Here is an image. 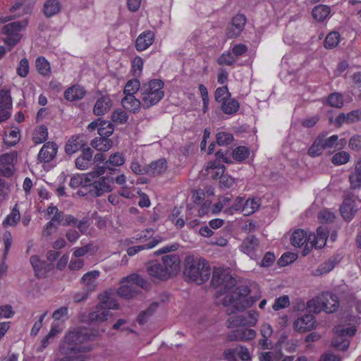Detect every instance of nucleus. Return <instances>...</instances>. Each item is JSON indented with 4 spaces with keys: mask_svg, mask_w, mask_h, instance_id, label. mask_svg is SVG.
<instances>
[{
    "mask_svg": "<svg viewBox=\"0 0 361 361\" xmlns=\"http://www.w3.org/2000/svg\"><path fill=\"white\" fill-rule=\"evenodd\" d=\"M181 213V207H174L171 214L169 216V220L173 222L178 228H183L185 225V221L182 218H178Z\"/></svg>",
    "mask_w": 361,
    "mask_h": 361,
    "instance_id": "61",
    "label": "nucleus"
},
{
    "mask_svg": "<svg viewBox=\"0 0 361 361\" xmlns=\"http://www.w3.org/2000/svg\"><path fill=\"white\" fill-rule=\"evenodd\" d=\"M111 118V121L116 124H123L127 122L128 116L125 111L118 109L113 111Z\"/></svg>",
    "mask_w": 361,
    "mask_h": 361,
    "instance_id": "59",
    "label": "nucleus"
},
{
    "mask_svg": "<svg viewBox=\"0 0 361 361\" xmlns=\"http://www.w3.org/2000/svg\"><path fill=\"white\" fill-rule=\"evenodd\" d=\"M231 97L227 86L218 87L214 92L215 100L219 103H222Z\"/></svg>",
    "mask_w": 361,
    "mask_h": 361,
    "instance_id": "62",
    "label": "nucleus"
},
{
    "mask_svg": "<svg viewBox=\"0 0 361 361\" xmlns=\"http://www.w3.org/2000/svg\"><path fill=\"white\" fill-rule=\"evenodd\" d=\"M328 104L336 108H341L343 105V96L340 93L334 92L328 97Z\"/></svg>",
    "mask_w": 361,
    "mask_h": 361,
    "instance_id": "64",
    "label": "nucleus"
},
{
    "mask_svg": "<svg viewBox=\"0 0 361 361\" xmlns=\"http://www.w3.org/2000/svg\"><path fill=\"white\" fill-rule=\"evenodd\" d=\"M109 316V311L106 310L103 305L99 304L94 311L89 314V319L92 322H104Z\"/></svg>",
    "mask_w": 361,
    "mask_h": 361,
    "instance_id": "34",
    "label": "nucleus"
},
{
    "mask_svg": "<svg viewBox=\"0 0 361 361\" xmlns=\"http://www.w3.org/2000/svg\"><path fill=\"white\" fill-rule=\"evenodd\" d=\"M117 292L118 295L125 299L132 298L137 293L135 287L133 286L131 283H121V286L119 287Z\"/></svg>",
    "mask_w": 361,
    "mask_h": 361,
    "instance_id": "45",
    "label": "nucleus"
},
{
    "mask_svg": "<svg viewBox=\"0 0 361 361\" xmlns=\"http://www.w3.org/2000/svg\"><path fill=\"white\" fill-rule=\"evenodd\" d=\"M161 263L169 275L176 274L180 268V258L177 254L167 255L162 257Z\"/></svg>",
    "mask_w": 361,
    "mask_h": 361,
    "instance_id": "17",
    "label": "nucleus"
},
{
    "mask_svg": "<svg viewBox=\"0 0 361 361\" xmlns=\"http://www.w3.org/2000/svg\"><path fill=\"white\" fill-rule=\"evenodd\" d=\"M92 161V150L90 147L84 148L82 154L75 159V166L79 170H86Z\"/></svg>",
    "mask_w": 361,
    "mask_h": 361,
    "instance_id": "24",
    "label": "nucleus"
},
{
    "mask_svg": "<svg viewBox=\"0 0 361 361\" xmlns=\"http://www.w3.org/2000/svg\"><path fill=\"white\" fill-rule=\"evenodd\" d=\"M324 149L325 148L323 146L322 140L318 135V137L316 138V140H314L313 144L309 148L308 154L310 157L319 156L322 153V152Z\"/></svg>",
    "mask_w": 361,
    "mask_h": 361,
    "instance_id": "54",
    "label": "nucleus"
},
{
    "mask_svg": "<svg viewBox=\"0 0 361 361\" xmlns=\"http://www.w3.org/2000/svg\"><path fill=\"white\" fill-rule=\"evenodd\" d=\"M164 82L154 79L149 82L143 83L140 89V98L144 109L150 108L156 105L164 97Z\"/></svg>",
    "mask_w": 361,
    "mask_h": 361,
    "instance_id": "4",
    "label": "nucleus"
},
{
    "mask_svg": "<svg viewBox=\"0 0 361 361\" xmlns=\"http://www.w3.org/2000/svg\"><path fill=\"white\" fill-rule=\"evenodd\" d=\"M85 94L83 87L79 85H73L67 89L64 92V97L69 101H75L82 99Z\"/></svg>",
    "mask_w": 361,
    "mask_h": 361,
    "instance_id": "32",
    "label": "nucleus"
},
{
    "mask_svg": "<svg viewBox=\"0 0 361 361\" xmlns=\"http://www.w3.org/2000/svg\"><path fill=\"white\" fill-rule=\"evenodd\" d=\"M112 141L106 137H95L91 142L92 147L100 152H106L112 147Z\"/></svg>",
    "mask_w": 361,
    "mask_h": 361,
    "instance_id": "40",
    "label": "nucleus"
},
{
    "mask_svg": "<svg viewBox=\"0 0 361 361\" xmlns=\"http://www.w3.org/2000/svg\"><path fill=\"white\" fill-rule=\"evenodd\" d=\"M183 274L188 281L201 284L209 279L211 268L204 258L189 255L185 259Z\"/></svg>",
    "mask_w": 361,
    "mask_h": 361,
    "instance_id": "2",
    "label": "nucleus"
},
{
    "mask_svg": "<svg viewBox=\"0 0 361 361\" xmlns=\"http://www.w3.org/2000/svg\"><path fill=\"white\" fill-rule=\"evenodd\" d=\"M245 200L243 197H238L235 199L234 204L228 208L224 209V213L228 215H233L237 212H241L243 213Z\"/></svg>",
    "mask_w": 361,
    "mask_h": 361,
    "instance_id": "55",
    "label": "nucleus"
},
{
    "mask_svg": "<svg viewBox=\"0 0 361 361\" xmlns=\"http://www.w3.org/2000/svg\"><path fill=\"white\" fill-rule=\"evenodd\" d=\"M259 199H247L245 201L243 214L245 216H249L253 214L259 209Z\"/></svg>",
    "mask_w": 361,
    "mask_h": 361,
    "instance_id": "50",
    "label": "nucleus"
},
{
    "mask_svg": "<svg viewBox=\"0 0 361 361\" xmlns=\"http://www.w3.org/2000/svg\"><path fill=\"white\" fill-rule=\"evenodd\" d=\"M155 35L151 30H146L139 35L135 41V48L137 51L146 50L154 42Z\"/></svg>",
    "mask_w": 361,
    "mask_h": 361,
    "instance_id": "19",
    "label": "nucleus"
},
{
    "mask_svg": "<svg viewBox=\"0 0 361 361\" xmlns=\"http://www.w3.org/2000/svg\"><path fill=\"white\" fill-rule=\"evenodd\" d=\"M35 66L37 72L43 76H49L51 74L49 62L44 56H39L35 61Z\"/></svg>",
    "mask_w": 361,
    "mask_h": 361,
    "instance_id": "42",
    "label": "nucleus"
},
{
    "mask_svg": "<svg viewBox=\"0 0 361 361\" xmlns=\"http://www.w3.org/2000/svg\"><path fill=\"white\" fill-rule=\"evenodd\" d=\"M131 283L133 286H134V285H137L142 288H147L149 286L148 282L141 276L137 274H133L130 276L123 278L121 280V283Z\"/></svg>",
    "mask_w": 361,
    "mask_h": 361,
    "instance_id": "39",
    "label": "nucleus"
},
{
    "mask_svg": "<svg viewBox=\"0 0 361 361\" xmlns=\"http://www.w3.org/2000/svg\"><path fill=\"white\" fill-rule=\"evenodd\" d=\"M99 276L100 271L98 270L88 271L82 276L80 279V283L87 292H92L95 290L97 287V279Z\"/></svg>",
    "mask_w": 361,
    "mask_h": 361,
    "instance_id": "18",
    "label": "nucleus"
},
{
    "mask_svg": "<svg viewBox=\"0 0 361 361\" xmlns=\"http://www.w3.org/2000/svg\"><path fill=\"white\" fill-rule=\"evenodd\" d=\"M83 145L79 136H73L66 143L65 151L68 154H73L78 151Z\"/></svg>",
    "mask_w": 361,
    "mask_h": 361,
    "instance_id": "44",
    "label": "nucleus"
},
{
    "mask_svg": "<svg viewBox=\"0 0 361 361\" xmlns=\"http://www.w3.org/2000/svg\"><path fill=\"white\" fill-rule=\"evenodd\" d=\"M28 24V20L24 19L21 21H16L5 25L1 33L4 35L2 41L5 45L8 46V49H13L16 47L22 38L21 31L25 29Z\"/></svg>",
    "mask_w": 361,
    "mask_h": 361,
    "instance_id": "6",
    "label": "nucleus"
},
{
    "mask_svg": "<svg viewBox=\"0 0 361 361\" xmlns=\"http://www.w3.org/2000/svg\"><path fill=\"white\" fill-rule=\"evenodd\" d=\"M258 319V312L252 310L245 314L231 317L228 320L229 322L228 326H255Z\"/></svg>",
    "mask_w": 361,
    "mask_h": 361,
    "instance_id": "12",
    "label": "nucleus"
},
{
    "mask_svg": "<svg viewBox=\"0 0 361 361\" xmlns=\"http://www.w3.org/2000/svg\"><path fill=\"white\" fill-rule=\"evenodd\" d=\"M124 95V97L121 99L123 107L133 114L137 113L140 107L142 106V99H136L134 95Z\"/></svg>",
    "mask_w": 361,
    "mask_h": 361,
    "instance_id": "25",
    "label": "nucleus"
},
{
    "mask_svg": "<svg viewBox=\"0 0 361 361\" xmlns=\"http://www.w3.org/2000/svg\"><path fill=\"white\" fill-rule=\"evenodd\" d=\"M290 303L289 297L288 295H282L275 300L272 308L275 311H279L288 307Z\"/></svg>",
    "mask_w": 361,
    "mask_h": 361,
    "instance_id": "63",
    "label": "nucleus"
},
{
    "mask_svg": "<svg viewBox=\"0 0 361 361\" xmlns=\"http://www.w3.org/2000/svg\"><path fill=\"white\" fill-rule=\"evenodd\" d=\"M159 243V240H155V239H152L149 243H146L145 245H135V246L130 247L127 250V253L130 256H133V255H135V254H137V252H139L140 251H141L142 250L153 248Z\"/></svg>",
    "mask_w": 361,
    "mask_h": 361,
    "instance_id": "51",
    "label": "nucleus"
},
{
    "mask_svg": "<svg viewBox=\"0 0 361 361\" xmlns=\"http://www.w3.org/2000/svg\"><path fill=\"white\" fill-rule=\"evenodd\" d=\"M17 154L15 152L7 153L0 156V164L4 166H7V174L8 176L11 173V167L13 166L16 161Z\"/></svg>",
    "mask_w": 361,
    "mask_h": 361,
    "instance_id": "49",
    "label": "nucleus"
},
{
    "mask_svg": "<svg viewBox=\"0 0 361 361\" xmlns=\"http://www.w3.org/2000/svg\"><path fill=\"white\" fill-rule=\"evenodd\" d=\"M30 264L35 271V275L37 277H43L45 275L46 263L42 261L37 255H32L30 259Z\"/></svg>",
    "mask_w": 361,
    "mask_h": 361,
    "instance_id": "38",
    "label": "nucleus"
},
{
    "mask_svg": "<svg viewBox=\"0 0 361 361\" xmlns=\"http://www.w3.org/2000/svg\"><path fill=\"white\" fill-rule=\"evenodd\" d=\"M105 167H99L92 172H97L94 176L93 180L89 181L87 192L81 190L78 192L80 195H85L88 193L90 196L97 197L102 196L104 193L109 192L113 190L114 179L109 176H102L105 173Z\"/></svg>",
    "mask_w": 361,
    "mask_h": 361,
    "instance_id": "3",
    "label": "nucleus"
},
{
    "mask_svg": "<svg viewBox=\"0 0 361 361\" xmlns=\"http://www.w3.org/2000/svg\"><path fill=\"white\" fill-rule=\"evenodd\" d=\"M58 146L54 142H46L38 154V159L41 162L48 163L52 161L56 155Z\"/></svg>",
    "mask_w": 361,
    "mask_h": 361,
    "instance_id": "16",
    "label": "nucleus"
},
{
    "mask_svg": "<svg viewBox=\"0 0 361 361\" xmlns=\"http://www.w3.org/2000/svg\"><path fill=\"white\" fill-rule=\"evenodd\" d=\"M338 261L334 257L329 258L327 261L322 263L315 270L313 271L314 276H321L330 272L337 264Z\"/></svg>",
    "mask_w": 361,
    "mask_h": 361,
    "instance_id": "36",
    "label": "nucleus"
},
{
    "mask_svg": "<svg viewBox=\"0 0 361 361\" xmlns=\"http://www.w3.org/2000/svg\"><path fill=\"white\" fill-rule=\"evenodd\" d=\"M317 326V321L312 314H305L298 317L293 323L294 329L299 332H306L314 329Z\"/></svg>",
    "mask_w": 361,
    "mask_h": 361,
    "instance_id": "15",
    "label": "nucleus"
},
{
    "mask_svg": "<svg viewBox=\"0 0 361 361\" xmlns=\"http://www.w3.org/2000/svg\"><path fill=\"white\" fill-rule=\"evenodd\" d=\"M61 4L58 0H47L44 4V13L47 17H51L60 11Z\"/></svg>",
    "mask_w": 361,
    "mask_h": 361,
    "instance_id": "43",
    "label": "nucleus"
},
{
    "mask_svg": "<svg viewBox=\"0 0 361 361\" xmlns=\"http://www.w3.org/2000/svg\"><path fill=\"white\" fill-rule=\"evenodd\" d=\"M349 182L351 189L361 188V158L355 163L354 169L349 175Z\"/></svg>",
    "mask_w": 361,
    "mask_h": 361,
    "instance_id": "29",
    "label": "nucleus"
},
{
    "mask_svg": "<svg viewBox=\"0 0 361 361\" xmlns=\"http://www.w3.org/2000/svg\"><path fill=\"white\" fill-rule=\"evenodd\" d=\"M211 283L213 286L219 288L216 296H224L221 301L224 306H232L237 310H243L256 300L249 297L250 290L247 286L235 287V280L223 269H214Z\"/></svg>",
    "mask_w": 361,
    "mask_h": 361,
    "instance_id": "1",
    "label": "nucleus"
},
{
    "mask_svg": "<svg viewBox=\"0 0 361 361\" xmlns=\"http://www.w3.org/2000/svg\"><path fill=\"white\" fill-rule=\"evenodd\" d=\"M247 19L243 14H237L231 20V22L226 29V35L228 38L238 37L243 32Z\"/></svg>",
    "mask_w": 361,
    "mask_h": 361,
    "instance_id": "14",
    "label": "nucleus"
},
{
    "mask_svg": "<svg viewBox=\"0 0 361 361\" xmlns=\"http://www.w3.org/2000/svg\"><path fill=\"white\" fill-rule=\"evenodd\" d=\"M20 219V214L18 205L16 204L12 211L8 214L6 219L3 221L2 225L4 227L15 226Z\"/></svg>",
    "mask_w": 361,
    "mask_h": 361,
    "instance_id": "37",
    "label": "nucleus"
},
{
    "mask_svg": "<svg viewBox=\"0 0 361 361\" xmlns=\"http://www.w3.org/2000/svg\"><path fill=\"white\" fill-rule=\"evenodd\" d=\"M340 41V34L334 31L327 35L324 40V47L326 49H332L336 47Z\"/></svg>",
    "mask_w": 361,
    "mask_h": 361,
    "instance_id": "56",
    "label": "nucleus"
},
{
    "mask_svg": "<svg viewBox=\"0 0 361 361\" xmlns=\"http://www.w3.org/2000/svg\"><path fill=\"white\" fill-rule=\"evenodd\" d=\"M238 328L229 332L227 339L229 341H248L253 340L257 335L254 329L246 326H237Z\"/></svg>",
    "mask_w": 361,
    "mask_h": 361,
    "instance_id": "13",
    "label": "nucleus"
},
{
    "mask_svg": "<svg viewBox=\"0 0 361 361\" xmlns=\"http://www.w3.org/2000/svg\"><path fill=\"white\" fill-rule=\"evenodd\" d=\"M250 155V151L247 147L239 146L235 148L232 152L233 158L238 161H242L247 159Z\"/></svg>",
    "mask_w": 361,
    "mask_h": 361,
    "instance_id": "57",
    "label": "nucleus"
},
{
    "mask_svg": "<svg viewBox=\"0 0 361 361\" xmlns=\"http://www.w3.org/2000/svg\"><path fill=\"white\" fill-rule=\"evenodd\" d=\"M322 140L323 146L325 149L335 148L341 149L346 145L347 141L345 139L338 140L337 135H333L329 137H325L323 135H319Z\"/></svg>",
    "mask_w": 361,
    "mask_h": 361,
    "instance_id": "30",
    "label": "nucleus"
},
{
    "mask_svg": "<svg viewBox=\"0 0 361 361\" xmlns=\"http://www.w3.org/2000/svg\"><path fill=\"white\" fill-rule=\"evenodd\" d=\"M240 108L239 102L235 99H227L221 103V110L226 114L233 115Z\"/></svg>",
    "mask_w": 361,
    "mask_h": 361,
    "instance_id": "41",
    "label": "nucleus"
},
{
    "mask_svg": "<svg viewBox=\"0 0 361 361\" xmlns=\"http://www.w3.org/2000/svg\"><path fill=\"white\" fill-rule=\"evenodd\" d=\"M329 235V231L326 226H319L317 229V233L309 235L308 242L303 249L302 254L307 256L312 248L320 249L326 245Z\"/></svg>",
    "mask_w": 361,
    "mask_h": 361,
    "instance_id": "10",
    "label": "nucleus"
},
{
    "mask_svg": "<svg viewBox=\"0 0 361 361\" xmlns=\"http://www.w3.org/2000/svg\"><path fill=\"white\" fill-rule=\"evenodd\" d=\"M100 305H103L106 310H116L118 308V303L112 297L111 294L106 292L100 297Z\"/></svg>",
    "mask_w": 361,
    "mask_h": 361,
    "instance_id": "46",
    "label": "nucleus"
},
{
    "mask_svg": "<svg viewBox=\"0 0 361 361\" xmlns=\"http://www.w3.org/2000/svg\"><path fill=\"white\" fill-rule=\"evenodd\" d=\"M309 235L302 229L295 230L290 238L291 244L294 247H301L303 245H307L308 242Z\"/></svg>",
    "mask_w": 361,
    "mask_h": 361,
    "instance_id": "33",
    "label": "nucleus"
},
{
    "mask_svg": "<svg viewBox=\"0 0 361 361\" xmlns=\"http://www.w3.org/2000/svg\"><path fill=\"white\" fill-rule=\"evenodd\" d=\"M167 168L165 159H159L147 166V174L157 176L164 173Z\"/></svg>",
    "mask_w": 361,
    "mask_h": 361,
    "instance_id": "35",
    "label": "nucleus"
},
{
    "mask_svg": "<svg viewBox=\"0 0 361 361\" xmlns=\"http://www.w3.org/2000/svg\"><path fill=\"white\" fill-rule=\"evenodd\" d=\"M112 106V100L109 96L99 97L93 108V112L97 116H102L106 114Z\"/></svg>",
    "mask_w": 361,
    "mask_h": 361,
    "instance_id": "27",
    "label": "nucleus"
},
{
    "mask_svg": "<svg viewBox=\"0 0 361 361\" xmlns=\"http://www.w3.org/2000/svg\"><path fill=\"white\" fill-rule=\"evenodd\" d=\"M258 247V239L253 235H250L243 241L240 246V250L251 258H254L256 256L255 252Z\"/></svg>",
    "mask_w": 361,
    "mask_h": 361,
    "instance_id": "21",
    "label": "nucleus"
},
{
    "mask_svg": "<svg viewBox=\"0 0 361 361\" xmlns=\"http://www.w3.org/2000/svg\"><path fill=\"white\" fill-rule=\"evenodd\" d=\"M47 137L48 131L47 127L40 126L35 130L32 139L35 144H40L46 141Z\"/></svg>",
    "mask_w": 361,
    "mask_h": 361,
    "instance_id": "53",
    "label": "nucleus"
},
{
    "mask_svg": "<svg viewBox=\"0 0 361 361\" xmlns=\"http://www.w3.org/2000/svg\"><path fill=\"white\" fill-rule=\"evenodd\" d=\"M259 331L262 338L259 340V345L262 349H269L271 345L270 337L272 336L274 332L271 326L267 323H264L260 326Z\"/></svg>",
    "mask_w": 361,
    "mask_h": 361,
    "instance_id": "22",
    "label": "nucleus"
},
{
    "mask_svg": "<svg viewBox=\"0 0 361 361\" xmlns=\"http://www.w3.org/2000/svg\"><path fill=\"white\" fill-rule=\"evenodd\" d=\"M147 271L149 276L159 280H166L170 277L161 262L152 263L147 267Z\"/></svg>",
    "mask_w": 361,
    "mask_h": 361,
    "instance_id": "28",
    "label": "nucleus"
},
{
    "mask_svg": "<svg viewBox=\"0 0 361 361\" xmlns=\"http://www.w3.org/2000/svg\"><path fill=\"white\" fill-rule=\"evenodd\" d=\"M96 173L97 172H90L82 176H75L71 178L69 185L73 188L82 186L87 191L89 181L93 180L94 176Z\"/></svg>",
    "mask_w": 361,
    "mask_h": 361,
    "instance_id": "26",
    "label": "nucleus"
},
{
    "mask_svg": "<svg viewBox=\"0 0 361 361\" xmlns=\"http://www.w3.org/2000/svg\"><path fill=\"white\" fill-rule=\"evenodd\" d=\"M339 305L338 296L330 292H323L307 302L308 309L314 313L322 311L326 313L335 312L338 309Z\"/></svg>",
    "mask_w": 361,
    "mask_h": 361,
    "instance_id": "5",
    "label": "nucleus"
},
{
    "mask_svg": "<svg viewBox=\"0 0 361 361\" xmlns=\"http://www.w3.org/2000/svg\"><path fill=\"white\" fill-rule=\"evenodd\" d=\"M329 235V231L326 226H319L317 229V233L309 235L308 242L303 249L302 254L307 256L312 248L320 249L326 245Z\"/></svg>",
    "mask_w": 361,
    "mask_h": 361,
    "instance_id": "9",
    "label": "nucleus"
},
{
    "mask_svg": "<svg viewBox=\"0 0 361 361\" xmlns=\"http://www.w3.org/2000/svg\"><path fill=\"white\" fill-rule=\"evenodd\" d=\"M140 82L137 79L129 80L123 90V94L128 95H134L139 90L141 89Z\"/></svg>",
    "mask_w": 361,
    "mask_h": 361,
    "instance_id": "52",
    "label": "nucleus"
},
{
    "mask_svg": "<svg viewBox=\"0 0 361 361\" xmlns=\"http://www.w3.org/2000/svg\"><path fill=\"white\" fill-rule=\"evenodd\" d=\"M32 9L33 4H16L11 8V11L13 13L18 11V14L13 17H0V22L4 23L20 16L30 14Z\"/></svg>",
    "mask_w": 361,
    "mask_h": 361,
    "instance_id": "23",
    "label": "nucleus"
},
{
    "mask_svg": "<svg viewBox=\"0 0 361 361\" xmlns=\"http://www.w3.org/2000/svg\"><path fill=\"white\" fill-rule=\"evenodd\" d=\"M11 106L12 101L9 91L1 90L0 91V111H9Z\"/></svg>",
    "mask_w": 361,
    "mask_h": 361,
    "instance_id": "48",
    "label": "nucleus"
},
{
    "mask_svg": "<svg viewBox=\"0 0 361 361\" xmlns=\"http://www.w3.org/2000/svg\"><path fill=\"white\" fill-rule=\"evenodd\" d=\"M225 171V166L219 161H209L204 169V175L209 178L216 179L221 178Z\"/></svg>",
    "mask_w": 361,
    "mask_h": 361,
    "instance_id": "20",
    "label": "nucleus"
},
{
    "mask_svg": "<svg viewBox=\"0 0 361 361\" xmlns=\"http://www.w3.org/2000/svg\"><path fill=\"white\" fill-rule=\"evenodd\" d=\"M114 130V127L111 123L108 121H99V125L98 127L99 137L108 138L112 135Z\"/></svg>",
    "mask_w": 361,
    "mask_h": 361,
    "instance_id": "47",
    "label": "nucleus"
},
{
    "mask_svg": "<svg viewBox=\"0 0 361 361\" xmlns=\"http://www.w3.org/2000/svg\"><path fill=\"white\" fill-rule=\"evenodd\" d=\"M216 142L219 145L224 146L230 145L233 141V136L231 133L220 131L216 135Z\"/></svg>",
    "mask_w": 361,
    "mask_h": 361,
    "instance_id": "58",
    "label": "nucleus"
},
{
    "mask_svg": "<svg viewBox=\"0 0 361 361\" xmlns=\"http://www.w3.org/2000/svg\"><path fill=\"white\" fill-rule=\"evenodd\" d=\"M360 207L361 200L357 196L348 192L344 197L340 210L343 219L349 221L353 218Z\"/></svg>",
    "mask_w": 361,
    "mask_h": 361,
    "instance_id": "11",
    "label": "nucleus"
},
{
    "mask_svg": "<svg viewBox=\"0 0 361 361\" xmlns=\"http://www.w3.org/2000/svg\"><path fill=\"white\" fill-rule=\"evenodd\" d=\"M334 332L335 336L331 341L333 347L341 350H345L349 346V338L355 335L356 329L354 326L343 328L337 326L334 328Z\"/></svg>",
    "mask_w": 361,
    "mask_h": 361,
    "instance_id": "8",
    "label": "nucleus"
},
{
    "mask_svg": "<svg viewBox=\"0 0 361 361\" xmlns=\"http://www.w3.org/2000/svg\"><path fill=\"white\" fill-rule=\"evenodd\" d=\"M350 154L345 151L339 152L335 154L331 159V162L336 166L343 165L348 163L350 160Z\"/></svg>",
    "mask_w": 361,
    "mask_h": 361,
    "instance_id": "60",
    "label": "nucleus"
},
{
    "mask_svg": "<svg viewBox=\"0 0 361 361\" xmlns=\"http://www.w3.org/2000/svg\"><path fill=\"white\" fill-rule=\"evenodd\" d=\"M331 8L327 5L319 4L312 11L313 18L319 23H323L330 18Z\"/></svg>",
    "mask_w": 361,
    "mask_h": 361,
    "instance_id": "31",
    "label": "nucleus"
},
{
    "mask_svg": "<svg viewBox=\"0 0 361 361\" xmlns=\"http://www.w3.org/2000/svg\"><path fill=\"white\" fill-rule=\"evenodd\" d=\"M95 335L86 328H75L70 330L65 336L64 341L66 344L69 345L68 348L71 350H83L89 351L91 350L90 347H85L82 349L77 346L87 341L92 340Z\"/></svg>",
    "mask_w": 361,
    "mask_h": 361,
    "instance_id": "7",
    "label": "nucleus"
}]
</instances>
